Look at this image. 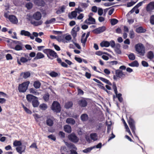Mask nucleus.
Masks as SVG:
<instances>
[{"instance_id": "nucleus-63", "label": "nucleus", "mask_w": 154, "mask_h": 154, "mask_svg": "<svg viewBox=\"0 0 154 154\" xmlns=\"http://www.w3.org/2000/svg\"><path fill=\"white\" fill-rule=\"evenodd\" d=\"M75 59L77 62H78L79 63H81L82 62V59L80 57H75Z\"/></svg>"}, {"instance_id": "nucleus-61", "label": "nucleus", "mask_w": 154, "mask_h": 154, "mask_svg": "<svg viewBox=\"0 0 154 154\" xmlns=\"http://www.w3.org/2000/svg\"><path fill=\"white\" fill-rule=\"evenodd\" d=\"M150 21L152 25H154V15H152L150 17Z\"/></svg>"}, {"instance_id": "nucleus-15", "label": "nucleus", "mask_w": 154, "mask_h": 154, "mask_svg": "<svg viewBox=\"0 0 154 154\" xmlns=\"http://www.w3.org/2000/svg\"><path fill=\"white\" fill-rule=\"evenodd\" d=\"M9 19L10 21L12 23L14 24H16L18 22V20L16 16L11 15L9 16Z\"/></svg>"}, {"instance_id": "nucleus-23", "label": "nucleus", "mask_w": 154, "mask_h": 154, "mask_svg": "<svg viewBox=\"0 0 154 154\" xmlns=\"http://www.w3.org/2000/svg\"><path fill=\"white\" fill-rule=\"evenodd\" d=\"M73 103L71 101H68L64 105V107L66 109H69L72 107Z\"/></svg>"}, {"instance_id": "nucleus-27", "label": "nucleus", "mask_w": 154, "mask_h": 154, "mask_svg": "<svg viewBox=\"0 0 154 154\" xmlns=\"http://www.w3.org/2000/svg\"><path fill=\"white\" fill-rule=\"evenodd\" d=\"M120 48V45L119 44H116L115 47V51L117 54H120L122 53Z\"/></svg>"}, {"instance_id": "nucleus-7", "label": "nucleus", "mask_w": 154, "mask_h": 154, "mask_svg": "<svg viewBox=\"0 0 154 154\" xmlns=\"http://www.w3.org/2000/svg\"><path fill=\"white\" fill-rule=\"evenodd\" d=\"M68 137L69 140L73 143H77L79 140L78 137L74 133H72L68 135Z\"/></svg>"}, {"instance_id": "nucleus-36", "label": "nucleus", "mask_w": 154, "mask_h": 154, "mask_svg": "<svg viewBox=\"0 0 154 154\" xmlns=\"http://www.w3.org/2000/svg\"><path fill=\"white\" fill-rule=\"evenodd\" d=\"M39 107L41 109L45 110L47 108L48 106L46 104L42 103L39 105Z\"/></svg>"}, {"instance_id": "nucleus-19", "label": "nucleus", "mask_w": 154, "mask_h": 154, "mask_svg": "<svg viewBox=\"0 0 154 154\" xmlns=\"http://www.w3.org/2000/svg\"><path fill=\"white\" fill-rule=\"evenodd\" d=\"M81 120L83 122L87 121L88 119V115L87 114L84 113L82 114L80 117Z\"/></svg>"}, {"instance_id": "nucleus-56", "label": "nucleus", "mask_w": 154, "mask_h": 154, "mask_svg": "<svg viewBox=\"0 0 154 154\" xmlns=\"http://www.w3.org/2000/svg\"><path fill=\"white\" fill-rule=\"evenodd\" d=\"M6 59L8 60H12L13 57L11 54H8L6 56Z\"/></svg>"}, {"instance_id": "nucleus-62", "label": "nucleus", "mask_w": 154, "mask_h": 154, "mask_svg": "<svg viewBox=\"0 0 154 154\" xmlns=\"http://www.w3.org/2000/svg\"><path fill=\"white\" fill-rule=\"evenodd\" d=\"M125 128L126 129V131L127 132L129 133V134L130 135L132 136V134L130 131V130L128 126H127L125 127Z\"/></svg>"}, {"instance_id": "nucleus-8", "label": "nucleus", "mask_w": 154, "mask_h": 154, "mask_svg": "<svg viewBox=\"0 0 154 154\" xmlns=\"http://www.w3.org/2000/svg\"><path fill=\"white\" fill-rule=\"evenodd\" d=\"M25 56V57H27V59L24 57H20V61L18 59H17V63L19 65H21L20 62L23 63H25L27 62L28 61L30 60H31V58H30L29 57L28 55H27V56H26V55Z\"/></svg>"}, {"instance_id": "nucleus-39", "label": "nucleus", "mask_w": 154, "mask_h": 154, "mask_svg": "<svg viewBox=\"0 0 154 154\" xmlns=\"http://www.w3.org/2000/svg\"><path fill=\"white\" fill-rule=\"evenodd\" d=\"M128 57L129 60H134L135 59V56L133 53H131L128 55Z\"/></svg>"}, {"instance_id": "nucleus-3", "label": "nucleus", "mask_w": 154, "mask_h": 154, "mask_svg": "<svg viewBox=\"0 0 154 154\" xmlns=\"http://www.w3.org/2000/svg\"><path fill=\"white\" fill-rule=\"evenodd\" d=\"M29 83V81H27L21 84H19L18 86V90L19 92L20 93L25 92L28 89Z\"/></svg>"}, {"instance_id": "nucleus-43", "label": "nucleus", "mask_w": 154, "mask_h": 154, "mask_svg": "<svg viewBox=\"0 0 154 154\" xmlns=\"http://www.w3.org/2000/svg\"><path fill=\"white\" fill-rule=\"evenodd\" d=\"M22 145V143L20 141L15 140L13 143V145L15 146H20Z\"/></svg>"}, {"instance_id": "nucleus-37", "label": "nucleus", "mask_w": 154, "mask_h": 154, "mask_svg": "<svg viewBox=\"0 0 154 154\" xmlns=\"http://www.w3.org/2000/svg\"><path fill=\"white\" fill-rule=\"evenodd\" d=\"M37 91L33 88H31L29 89V91L30 93H32L35 95H37L39 94V93L37 92Z\"/></svg>"}, {"instance_id": "nucleus-47", "label": "nucleus", "mask_w": 154, "mask_h": 154, "mask_svg": "<svg viewBox=\"0 0 154 154\" xmlns=\"http://www.w3.org/2000/svg\"><path fill=\"white\" fill-rule=\"evenodd\" d=\"M49 74L50 76L52 77H56L58 75L57 73L54 71L51 72Z\"/></svg>"}, {"instance_id": "nucleus-60", "label": "nucleus", "mask_w": 154, "mask_h": 154, "mask_svg": "<svg viewBox=\"0 0 154 154\" xmlns=\"http://www.w3.org/2000/svg\"><path fill=\"white\" fill-rule=\"evenodd\" d=\"M115 3L114 2H106L104 4V5L105 6H109L114 5Z\"/></svg>"}, {"instance_id": "nucleus-32", "label": "nucleus", "mask_w": 154, "mask_h": 154, "mask_svg": "<svg viewBox=\"0 0 154 154\" xmlns=\"http://www.w3.org/2000/svg\"><path fill=\"white\" fill-rule=\"evenodd\" d=\"M41 85V83L38 81H35L33 83V86L36 89L39 88Z\"/></svg>"}, {"instance_id": "nucleus-34", "label": "nucleus", "mask_w": 154, "mask_h": 154, "mask_svg": "<svg viewBox=\"0 0 154 154\" xmlns=\"http://www.w3.org/2000/svg\"><path fill=\"white\" fill-rule=\"evenodd\" d=\"M90 137L94 141L97 140V134L96 133L91 134H90Z\"/></svg>"}, {"instance_id": "nucleus-44", "label": "nucleus", "mask_w": 154, "mask_h": 154, "mask_svg": "<svg viewBox=\"0 0 154 154\" xmlns=\"http://www.w3.org/2000/svg\"><path fill=\"white\" fill-rule=\"evenodd\" d=\"M50 95L48 93L45 94L43 96V98L45 101H48Z\"/></svg>"}, {"instance_id": "nucleus-25", "label": "nucleus", "mask_w": 154, "mask_h": 154, "mask_svg": "<svg viewBox=\"0 0 154 154\" xmlns=\"http://www.w3.org/2000/svg\"><path fill=\"white\" fill-rule=\"evenodd\" d=\"M66 123L68 124H70L72 125H73L75 124V120L72 118H67L66 121Z\"/></svg>"}, {"instance_id": "nucleus-31", "label": "nucleus", "mask_w": 154, "mask_h": 154, "mask_svg": "<svg viewBox=\"0 0 154 154\" xmlns=\"http://www.w3.org/2000/svg\"><path fill=\"white\" fill-rule=\"evenodd\" d=\"M128 65L132 67H138L139 65V63L137 60H135L131 63H129Z\"/></svg>"}, {"instance_id": "nucleus-14", "label": "nucleus", "mask_w": 154, "mask_h": 154, "mask_svg": "<svg viewBox=\"0 0 154 154\" xmlns=\"http://www.w3.org/2000/svg\"><path fill=\"white\" fill-rule=\"evenodd\" d=\"M35 97L31 94H28L26 96V99L28 102H32L35 99H37Z\"/></svg>"}, {"instance_id": "nucleus-13", "label": "nucleus", "mask_w": 154, "mask_h": 154, "mask_svg": "<svg viewBox=\"0 0 154 154\" xmlns=\"http://www.w3.org/2000/svg\"><path fill=\"white\" fill-rule=\"evenodd\" d=\"M153 9H154V2H151L147 5L146 7V10L147 12H150Z\"/></svg>"}, {"instance_id": "nucleus-45", "label": "nucleus", "mask_w": 154, "mask_h": 154, "mask_svg": "<svg viewBox=\"0 0 154 154\" xmlns=\"http://www.w3.org/2000/svg\"><path fill=\"white\" fill-rule=\"evenodd\" d=\"M118 20L115 18L112 19L111 20V23L112 25H114L116 24L118 22Z\"/></svg>"}, {"instance_id": "nucleus-54", "label": "nucleus", "mask_w": 154, "mask_h": 154, "mask_svg": "<svg viewBox=\"0 0 154 154\" xmlns=\"http://www.w3.org/2000/svg\"><path fill=\"white\" fill-rule=\"evenodd\" d=\"M14 49L16 51H20L22 49V47L20 45H17L14 48Z\"/></svg>"}, {"instance_id": "nucleus-30", "label": "nucleus", "mask_w": 154, "mask_h": 154, "mask_svg": "<svg viewBox=\"0 0 154 154\" xmlns=\"http://www.w3.org/2000/svg\"><path fill=\"white\" fill-rule=\"evenodd\" d=\"M147 57L148 59L150 60L152 59L154 57V53L153 52L151 51H149L147 53Z\"/></svg>"}, {"instance_id": "nucleus-33", "label": "nucleus", "mask_w": 154, "mask_h": 154, "mask_svg": "<svg viewBox=\"0 0 154 154\" xmlns=\"http://www.w3.org/2000/svg\"><path fill=\"white\" fill-rule=\"evenodd\" d=\"M101 47H108L110 45V43L108 41H103L100 43Z\"/></svg>"}, {"instance_id": "nucleus-12", "label": "nucleus", "mask_w": 154, "mask_h": 154, "mask_svg": "<svg viewBox=\"0 0 154 154\" xmlns=\"http://www.w3.org/2000/svg\"><path fill=\"white\" fill-rule=\"evenodd\" d=\"M115 73L117 77L121 79L124 78L125 77V75L123 73L122 71L119 69L116 70Z\"/></svg>"}, {"instance_id": "nucleus-4", "label": "nucleus", "mask_w": 154, "mask_h": 154, "mask_svg": "<svg viewBox=\"0 0 154 154\" xmlns=\"http://www.w3.org/2000/svg\"><path fill=\"white\" fill-rule=\"evenodd\" d=\"M43 51L44 53L47 55V57L51 59H52L53 58H51L50 57L55 58L58 57V56L57 55L56 52L51 49H44Z\"/></svg>"}, {"instance_id": "nucleus-55", "label": "nucleus", "mask_w": 154, "mask_h": 154, "mask_svg": "<svg viewBox=\"0 0 154 154\" xmlns=\"http://www.w3.org/2000/svg\"><path fill=\"white\" fill-rule=\"evenodd\" d=\"M77 89L78 95H83L84 94V92L82 89L78 88H77Z\"/></svg>"}, {"instance_id": "nucleus-53", "label": "nucleus", "mask_w": 154, "mask_h": 154, "mask_svg": "<svg viewBox=\"0 0 154 154\" xmlns=\"http://www.w3.org/2000/svg\"><path fill=\"white\" fill-rule=\"evenodd\" d=\"M52 45L54 48L57 51H60V47L57 45L53 43Z\"/></svg>"}, {"instance_id": "nucleus-1", "label": "nucleus", "mask_w": 154, "mask_h": 154, "mask_svg": "<svg viewBox=\"0 0 154 154\" xmlns=\"http://www.w3.org/2000/svg\"><path fill=\"white\" fill-rule=\"evenodd\" d=\"M42 14L40 12L37 11L35 12L32 15V18L34 20L38 21H32L31 22V23L35 26H37L42 25L43 23V21L42 20H40L42 18Z\"/></svg>"}, {"instance_id": "nucleus-16", "label": "nucleus", "mask_w": 154, "mask_h": 154, "mask_svg": "<svg viewBox=\"0 0 154 154\" xmlns=\"http://www.w3.org/2000/svg\"><path fill=\"white\" fill-rule=\"evenodd\" d=\"M34 3L38 6H43L45 4V2L43 0H34Z\"/></svg>"}, {"instance_id": "nucleus-21", "label": "nucleus", "mask_w": 154, "mask_h": 154, "mask_svg": "<svg viewBox=\"0 0 154 154\" xmlns=\"http://www.w3.org/2000/svg\"><path fill=\"white\" fill-rule=\"evenodd\" d=\"M77 15V12L75 10L72 11L70 14H68V17L70 19H72L76 17Z\"/></svg>"}, {"instance_id": "nucleus-10", "label": "nucleus", "mask_w": 154, "mask_h": 154, "mask_svg": "<svg viewBox=\"0 0 154 154\" xmlns=\"http://www.w3.org/2000/svg\"><path fill=\"white\" fill-rule=\"evenodd\" d=\"M106 29V27L103 26L94 29L93 31V32L95 34H99L105 31Z\"/></svg>"}, {"instance_id": "nucleus-24", "label": "nucleus", "mask_w": 154, "mask_h": 154, "mask_svg": "<svg viewBox=\"0 0 154 154\" xmlns=\"http://www.w3.org/2000/svg\"><path fill=\"white\" fill-rule=\"evenodd\" d=\"M20 34L21 35H24L26 36L29 37V36H30V32L28 31L23 30L21 31Z\"/></svg>"}, {"instance_id": "nucleus-40", "label": "nucleus", "mask_w": 154, "mask_h": 154, "mask_svg": "<svg viewBox=\"0 0 154 154\" xmlns=\"http://www.w3.org/2000/svg\"><path fill=\"white\" fill-rule=\"evenodd\" d=\"M16 149L17 152L20 154H21L22 152H24V150H22V148L21 146L17 147Z\"/></svg>"}, {"instance_id": "nucleus-48", "label": "nucleus", "mask_w": 154, "mask_h": 154, "mask_svg": "<svg viewBox=\"0 0 154 154\" xmlns=\"http://www.w3.org/2000/svg\"><path fill=\"white\" fill-rule=\"evenodd\" d=\"M95 54L98 56H101L103 54H107V53L104 52H102L100 51H97L95 52Z\"/></svg>"}, {"instance_id": "nucleus-49", "label": "nucleus", "mask_w": 154, "mask_h": 154, "mask_svg": "<svg viewBox=\"0 0 154 154\" xmlns=\"http://www.w3.org/2000/svg\"><path fill=\"white\" fill-rule=\"evenodd\" d=\"M112 88L114 90L115 94H117V93H118L117 88L116 87V84L115 82L113 83L112 85Z\"/></svg>"}, {"instance_id": "nucleus-42", "label": "nucleus", "mask_w": 154, "mask_h": 154, "mask_svg": "<svg viewBox=\"0 0 154 154\" xmlns=\"http://www.w3.org/2000/svg\"><path fill=\"white\" fill-rule=\"evenodd\" d=\"M56 21V19L55 18H52L51 19L49 20H47L45 22V23L46 24H51V23H52Z\"/></svg>"}, {"instance_id": "nucleus-9", "label": "nucleus", "mask_w": 154, "mask_h": 154, "mask_svg": "<svg viewBox=\"0 0 154 154\" xmlns=\"http://www.w3.org/2000/svg\"><path fill=\"white\" fill-rule=\"evenodd\" d=\"M78 104L81 107H84L87 106L88 102L84 98L78 101Z\"/></svg>"}, {"instance_id": "nucleus-22", "label": "nucleus", "mask_w": 154, "mask_h": 154, "mask_svg": "<svg viewBox=\"0 0 154 154\" xmlns=\"http://www.w3.org/2000/svg\"><path fill=\"white\" fill-rule=\"evenodd\" d=\"M64 131L67 133H69L71 132V126L69 125H66L64 127Z\"/></svg>"}, {"instance_id": "nucleus-26", "label": "nucleus", "mask_w": 154, "mask_h": 154, "mask_svg": "<svg viewBox=\"0 0 154 154\" xmlns=\"http://www.w3.org/2000/svg\"><path fill=\"white\" fill-rule=\"evenodd\" d=\"M32 103L33 107H37L39 104V103L38 100V98L37 97V99L33 100Z\"/></svg>"}, {"instance_id": "nucleus-57", "label": "nucleus", "mask_w": 154, "mask_h": 154, "mask_svg": "<svg viewBox=\"0 0 154 154\" xmlns=\"http://www.w3.org/2000/svg\"><path fill=\"white\" fill-rule=\"evenodd\" d=\"M48 137L50 139L54 141H55L56 140V137L52 134L49 135L48 136Z\"/></svg>"}, {"instance_id": "nucleus-6", "label": "nucleus", "mask_w": 154, "mask_h": 154, "mask_svg": "<svg viewBox=\"0 0 154 154\" xmlns=\"http://www.w3.org/2000/svg\"><path fill=\"white\" fill-rule=\"evenodd\" d=\"M128 123L132 133L134 134H135V122L131 117L129 118L128 120Z\"/></svg>"}, {"instance_id": "nucleus-41", "label": "nucleus", "mask_w": 154, "mask_h": 154, "mask_svg": "<svg viewBox=\"0 0 154 154\" xmlns=\"http://www.w3.org/2000/svg\"><path fill=\"white\" fill-rule=\"evenodd\" d=\"M22 107L24 109V110L27 113L29 114H31L32 112L31 111L29 110V109L27 108L24 105L22 104Z\"/></svg>"}, {"instance_id": "nucleus-64", "label": "nucleus", "mask_w": 154, "mask_h": 154, "mask_svg": "<svg viewBox=\"0 0 154 154\" xmlns=\"http://www.w3.org/2000/svg\"><path fill=\"white\" fill-rule=\"evenodd\" d=\"M110 43V45L112 48H114L115 46V42L113 40L111 41Z\"/></svg>"}, {"instance_id": "nucleus-28", "label": "nucleus", "mask_w": 154, "mask_h": 154, "mask_svg": "<svg viewBox=\"0 0 154 154\" xmlns=\"http://www.w3.org/2000/svg\"><path fill=\"white\" fill-rule=\"evenodd\" d=\"M66 145L67 146V147L70 149H73L76 150H77V149L75 145L73 143H66Z\"/></svg>"}, {"instance_id": "nucleus-18", "label": "nucleus", "mask_w": 154, "mask_h": 154, "mask_svg": "<svg viewBox=\"0 0 154 154\" xmlns=\"http://www.w3.org/2000/svg\"><path fill=\"white\" fill-rule=\"evenodd\" d=\"M45 57L44 55L41 52H38L36 55V57L33 59V60H38L43 58Z\"/></svg>"}, {"instance_id": "nucleus-35", "label": "nucleus", "mask_w": 154, "mask_h": 154, "mask_svg": "<svg viewBox=\"0 0 154 154\" xmlns=\"http://www.w3.org/2000/svg\"><path fill=\"white\" fill-rule=\"evenodd\" d=\"M46 123L48 125L50 126H52L54 124V122L51 119H48L47 120Z\"/></svg>"}, {"instance_id": "nucleus-38", "label": "nucleus", "mask_w": 154, "mask_h": 154, "mask_svg": "<svg viewBox=\"0 0 154 154\" xmlns=\"http://www.w3.org/2000/svg\"><path fill=\"white\" fill-rule=\"evenodd\" d=\"M95 148V146H93L90 147H88L83 150V151L84 152L87 153L90 152L93 148Z\"/></svg>"}, {"instance_id": "nucleus-29", "label": "nucleus", "mask_w": 154, "mask_h": 154, "mask_svg": "<svg viewBox=\"0 0 154 154\" xmlns=\"http://www.w3.org/2000/svg\"><path fill=\"white\" fill-rule=\"evenodd\" d=\"M146 31V29H143L142 26H140L136 29V32L138 33H144Z\"/></svg>"}, {"instance_id": "nucleus-58", "label": "nucleus", "mask_w": 154, "mask_h": 154, "mask_svg": "<svg viewBox=\"0 0 154 154\" xmlns=\"http://www.w3.org/2000/svg\"><path fill=\"white\" fill-rule=\"evenodd\" d=\"M59 135L62 138H64L65 137V133L62 131H60L59 133Z\"/></svg>"}, {"instance_id": "nucleus-46", "label": "nucleus", "mask_w": 154, "mask_h": 154, "mask_svg": "<svg viewBox=\"0 0 154 154\" xmlns=\"http://www.w3.org/2000/svg\"><path fill=\"white\" fill-rule=\"evenodd\" d=\"M33 6L31 2H29L27 3L26 5V7L28 9H31Z\"/></svg>"}, {"instance_id": "nucleus-59", "label": "nucleus", "mask_w": 154, "mask_h": 154, "mask_svg": "<svg viewBox=\"0 0 154 154\" xmlns=\"http://www.w3.org/2000/svg\"><path fill=\"white\" fill-rule=\"evenodd\" d=\"M135 3V2H131L128 3L127 4V6L128 7H131L134 5Z\"/></svg>"}, {"instance_id": "nucleus-2", "label": "nucleus", "mask_w": 154, "mask_h": 154, "mask_svg": "<svg viewBox=\"0 0 154 154\" xmlns=\"http://www.w3.org/2000/svg\"><path fill=\"white\" fill-rule=\"evenodd\" d=\"M135 48L138 54L142 56L144 55L145 53V49L142 44L139 43L136 44L135 46Z\"/></svg>"}, {"instance_id": "nucleus-5", "label": "nucleus", "mask_w": 154, "mask_h": 154, "mask_svg": "<svg viewBox=\"0 0 154 154\" xmlns=\"http://www.w3.org/2000/svg\"><path fill=\"white\" fill-rule=\"evenodd\" d=\"M51 109L54 112L59 113L61 111L60 104L57 101H54L51 107Z\"/></svg>"}, {"instance_id": "nucleus-11", "label": "nucleus", "mask_w": 154, "mask_h": 154, "mask_svg": "<svg viewBox=\"0 0 154 154\" xmlns=\"http://www.w3.org/2000/svg\"><path fill=\"white\" fill-rule=\"evenodd\" d=\"M95 20L94 18L92 17H89V18L87 19L84 21V23L88 25L95 24Z\"/></svg>"}, {"instance_id": "nucleus-51", "label": "nucleus", "mask_w": 154, "mask_h": 154, "mask_svg": "<svg viewBox=\"0 0 154 154\" xmlns=\"http://www.w3.org/2000/svg\"><path fill=\"white\" fill-rule=\"evenodd\" d=\"M80 28L79 26L76 25L72 29V31L77 32L79 30Z\"/></svg>"}, {"instance_id": "nucleus-50", "label": "nucleus", "mask_w": 154, "mask_h": 154, "mask_svg": "<svg viewBox=\"0 0 154 154\" xmlns=\"http://www.w3.org/2000/svg\"><path fill=\"white\" fill-rule=\"evenodd\" d=\"M130 38H133L134 37V33L133 30H131L129 33Z\"/></svg>"}, {"instance_id": "nucleus-20", "label": "nucleus", "mask_w": 154, "mask_h": 154, "mask_svg": "<svg viewBox=\"0 0 154 154\" xmlns=\"http://www.w3.org/2000/svg\"><path fill=\"white\" fill-rule=\"evenodd\" d=\"M97 78L102 82L109 85H112L111 83L108 79L102 77H98Z\"/></svg>"}, {"instance_id": "nucleus-17", "label": "nucleus", "mask_w": 154, "mask_h": 154, "mask_svg": "<svg viewBox=\"0 0 154 154\" xmlns=\"http://www.w3.org/2000/svg\"><path fill=\"white\" fill-rule=\"evenodd\" d=\"M30 75V73L28 71L22 72L20 74V76H23V78L24 79H26L29 77Z\"/></svg>"}, {"instance_id": "nucleus-52", "label": "nucleus", "mask_w": 154, "mask_h": 154, "mask_svg": "<svg viewBox=\"0 0 154 154\" xmlns=\"http://www.w3.org/2000/svg\"><path fill=\"white\" fill-rule=\"evenodd\" d=\"M142 65L143 66L145 67H147L149 66L148 63L144 60H143L141 62Z\"/></svg>"}]
</instances>
